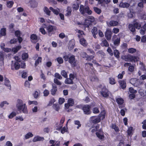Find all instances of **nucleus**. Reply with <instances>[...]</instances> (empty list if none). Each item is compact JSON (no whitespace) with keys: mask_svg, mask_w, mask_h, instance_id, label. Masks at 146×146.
Segmentation results:
<instances>
[{"mask_svg":"<svg viewBox=\"0 0 146 146\" xmlns=\"http://www.w3.org/2000/svg\"><path fill=\"white\" fill-rule=\"evenodd\" d=\"M133 128L132 127H130L128 128L127 130L128 135L130 136L132 135Z\"/></svg>","mask_w":146,"mask_h":146,"instance_id":"nucleus-39","label":"nucleus"},{"mask_svg":"<svg viewBox=\"0 0 146 146\" xmlns=\"http://www.w3.org/2000/svg\"><path fill=\"white\" fill-rule=\"evenodd\" d=\"M28 57V54L26 53H23L22 55V58L23 60H25L27 59Z\"/></svg>","mask_w":146,"mask_h":146,"instance_id":"nucleus-49","label":"nucleus"},{"mask_svg":"<svg viewBox=\"0 0 146 146\" xmlns=\"http://www.w3.org/2000/svg\"><path fill=\"white\" fill-rule=\"evenodd\" d=\"M119 82L121 88L123 89L125 88L126 84L124 80L120 81Z\"/></svg>","mask_w":146,"mask_h":146,"instance_id":"nucleus-19","label":"nucleus"},{"mask_svg":"<svg viewBox=\"0 0 146 146\" xmlns=\"http://www.w3.org/2000/svg\"><path fill=\"white\" fill-rule=\"evenodd\" d=\"M136 51V49L133 48H129L128 49V52L130 53H135Z\"/></svg>","mask_w":146,"mask_h":146,"instance_id":"nucleus-53","label":"nucleus"},{"mask_svg":"<svg viewBox=\"0 0 146 146\" xmlns=\"http://www.w3.org/2000/svg\"><path fill=\"white\" fill-rule=\"evenodd\" d=\"M54 76L56 78H58L60 80H61L62 79V77L58 73H56L54 74Z\"/></svg>","mask_w":146,"mask_h":146,"instance_id":"nucleus-50","label":"nucleus"},{"mask_svg":"<svg viewBox=\"0 0 146 146\" xmlns=\"http://www.w3.org/2000/svg\"><path fill=\"white\" fill-rule=\"evenodd\" d=\"M90 107L88 105H85L82 108L84 113L85 114L88 115L91 113L90 111Z\"/></svg>","mask_w":146,"mask_h":146,"instance_id":"nucleus-3","label":"nucleus"},{"mask_svg":"<svg viewBox=\"0 0 146 146\" xmlns=\"http://www.w3.org/2000/svg\"><path fill=\"white\" fill-rule=\"evenodd\" d=\"M125 73V72L123 71L121 72V74H119L117 76L118 78L119 79H122L123 78V75Z\"/></svg>","mask_w":146,"mask_h":146,"instance_id":"nucleus-60","label":"nucleus"},{"mask_svg":"<svg viewBox=\"0 0 146 146\" xmlns=\"http://www.w3.org/2000/svg\"><path fill=\"white\" fill-rule=\"evenodd\" d=\"M138 60V58L136 56H133L131 55L130 62H135Z\"/></svg>","mask_w":146,"mask_h":146,"instance_id":"nucleus-26","label":"nucleus"},{"mask_svg":"<svg viewBox=\"0 0 146 146\" xmlns=\"http://www.w3.org/2000/svg\"><path fill=\"white\" fill-rule=\"evenodd\" d=\"M68 103L70 105V106H72L74 103V100L71 98H69L68 100Z\"/></svg>","mask_w":146,"mask_h":146,"instance_id":"nucleus-45","label":"nucleus"},{"mask_svg":"<svg viewBox=\"0 0 146 146\" xmlns=\"http://www.w3.org/2000/svg\"><path fill=\"white\" fill-rule=\"evenodd\" d=\"M65 83L66 84H72L73 83V81L69 78L66 79L65 81Z\"/></svg>","mask_w":146,"mask_h":146,"instance_id":"nucleus-31","label":"nucleus"},{"mask_svg":"<svg viewBox=\"0 0 146 146\" xmlns=\"http://www.w3.org/2000/svg\"><path fill=\"white\" fill-rule=\"evenodd\" d=\"M14 65L15 66V69L16 70H18L20 67V65L17 62H16L14 64Z\"/></svg>","mask_w":146,"mask_h":146,"instance_id":"nucleus-44","label":"nucleus"},{"mask_svg":"<svg viewBox=\"0 0 146 146\" xmlns=\"http://www.w3.org/2000/svg\"><path fill=\"white\" fill-rule=\"evenodd\" d=\"M79 7V4L76 3L73 4L72 5V7L73 11L77 10Z\"/></svg>","mask_w":146,"mask_h":146,"instance_id":"nucleus-21","label":"nucleus"},{"mask_svg":"<svg viewBox=\"0 0 146 146\" xmlns=\"http://www.w3.org/2000/svg\"><path fill=\"white\" fill-rule=\"evenodd\" d=\"M130 83L133 85H134L136 82L137 80L136 78H132L129 81Z\"/></svg>","mask_w":146,"mask_h":146,"instance_id":"nucleus-56","label":"nucleus"},{"mask_svg":"<svg viewBox=\"0 0 146 146\" xmlns=\"http://www.w3.org/2000/svg\"><path fill=\"white\" fill-rule=\"evenodd\" d=\"M101 45L102 46H109V44L107 41L105 40H102V42L101 43Z\"/></svg>","mask_w":146,"mask_h":146,"instance_id":"nucleus-34","label":"nucleus"},{"mask_svg":"<svg viewBox=\"0 0 146 146\" xmlns=\"http://www.w3.org/2000/svg\"><path fill=\"white\" fill-rule=\"evenodd\" d=\"M133 24L135 28H136L137 29H139L141 26L140 24L137 22L134 23Z\"/></svg>","mask_w":146,"mask_h":146,"instance_id":"nucleus-54","label":"nucleus"},{"mask_svg":"<svg viewBox=\"0 0 146 146\" xmlns=\"http://www.w3.org/2000/svg\"><path fill=\"white\" fill-rule=\"evenodd\" d=\"M43 94L44 96H47L49 94V92L48 90L46 89L44 91Z\"/></svg>","mask_w":146,"mask_h":146,"instance_id":"nucleus-62","label":"nucleus"},{"mask_svg":"<svg viewBox=\"0 0 146 146\" xmlns=\"http://www.w3.org/2000/svg\"><path fill=\"white\" fill-rule=\"evenodd\" d=\"M109 83L112 85H113L115 84L116 82L115 79L112 78H109Z\"/></svg>","mask_w":146,"mask_h":146,"instance_id":"nucleus-37","label":"nucleus"},{"mask_svg":"<svg viewBox=\"0 0 146 146\" xmlns=\"http://www.w3.org/2000/svg\"><path fill=\"white\" fill-rule=\"evenodd\" d=\"M75 56L73 55L71 56L69 58V62L73 66H76Z\"/></svg>","mask_w":146,"mask_h":146,"instance_id":"nucleus-9","label":"nucleus"},{"mask_svg":"<svg viewBox=\"0 0 146 146\" xmlns=\"http://www.w3.org/2000/svg\"><path fill=\"white\" fill-rule=\"evenodd\" d=\"M129 29L132 32H134L135 31V27L134 26V24H129L128 26Z\"/></svg>","mask_w":146,"mask_h":146,"instance_id":"nucleus-25","label":"nucleus"},{"mask_svg":"<svg viewBox=\"0 0 146 146\" xmlns=\"http://www.w3.org/2000/svg\"><path fill=\"white\" fill-rule=\"evenodd\" d=\"M9 103L6 101H4L0 103V107L1 108H3L5 105H8Z\"/></svg>","mask_w":146,"mask_h":146,"instance_id":"nucleus-28","label":"nucleus"},{"mask_svg":"<svg viewBox=\"0 0 146 146\" xmlns=\"http://www.w3.org/2000/svg\"><path fill=\"white\" fill-rule=\"evenodd\" d=\"M56 27L49 25L46 27V29L48 31V35L50 36L51 35V32H52L54 30H56Z\"/></svg>","mask_w":146,"mask_h":146,"instance_id":"nucleus-4","label":"nucleus"},{"mask_svg":"<svg viewBox=\"0 0 146 146\" xmlns=\"http://www.w3.org/2000/svg\"><path fill=\"white\" fill-rule=\"evenodd\" d=\"M54 83L60 86L62 84L56 78H54Z\"/></svg>","mask_w":146,"mask_h":146,"instance_id":"nucleus-48","label":"nucleus"},{"mask_svg":"<svg viewBox=\"0 0 146 146\" xmlns=\"http://www.w3.org/2000/svg\"><path fill=\"white\" fill-rule=\"evenodd\" d=\"M52 88L51 90V93L53 95H54L57 89L56 86L54 84H52Z\"/></svg>","mask_w":146,"mask_h":146,"instance_id":"nucleus-10","label":"nucleus"},{"mask_svg":"<svg viewBox=\"0 0 146 146\" xmlns=\"http://www.w3.org/2000/svg\"><path fill=\"white\" fill-rule=\"evenodd\" d=\"M67 12L65 14V15L67 16H70L72 12L71 8L70 7H67Z\"/></svg>","mask_w":146,"mask_h":146,"instance_id":"nucleus-24","label":"nucleus"},{"mask_svg":"<svg viewBox=\"0 0 146 146\" xmlns=\"http://www.w3.org/2000/svg\"><path fill=\"white\" fill-rule=\"evenodd\" d=\"M75 45V43L73 40H71L69 42L68 45V48L69 50H71L73 49Z\"/></svg>","mask_w":146,"mask_h":146,"instance_id":"nucleus-20","label":"nucleus"},{"mask_svg":"<svg viewBox=\"0 0 146 146\" xmlns=\"http://www.w3.org/2000/svg\"><path fill=\"white\" fill-rule=\"evenodd\" d=\"M99 128V125H97L96 126H94L92 128L91 131L92 132L96 131Z\"/></svg>","mask_w":146,"mask_h":146,"instance_id":"nucleus-38","label":"nucleus"},{"mask_svg":"<svg viewBox=\"0 0 146 146\" xmlns=\"http://www.w3.org/2000/svg\"><path fill=\"white\" fill-rule=\"evenodd\" d=\"M111 127L115 130L116 131H119V128L115 125L112 124L111 126Z\"/></svg>","mask_w":146,"mask_h":146,"instance_id":"nucleus-47","label":"nucleus"},{"mask_svg":"<svg viewBox=\"0 0 146 146\" xmlns=\"http://www.w3.org/2000/svg\"><path fill=\"white\" fill-rule=\"evenodd\" d=\"M42 60V59L41 57H38L35 61V65L36 66L39 64V63L41 62Z\"/></svg>","mask_w":146,"mask_h":146,"instance_id":"nucleus-35","label":"nucleus"},{"mask_svg":"<svg viewBox=\"0 0 146 146\" xmlns=\"http://www.w3.org/2000/svg\"><path fill=\"white\" fill-rule=\"evenodd\" d=\"M77 32L78 33V36L79 39L83 38L85 36V34L83 31L81 30H78Z\"/></svg>","mask_w":146,"mask_h":146,"instance_id":"nucleus-14","label":"nucleus"},{"mask_svg":"<svg viewBox=\"0 0 146 146\" xmlns=\"http://www.w3.org/2000/svg\"><path fill=\"white\" fill-rule=\"evenodd\" d=\"M92 32L93 35V36L96 38H97L96 35L98 34L97 29L96 27H94L92 30Z\"/></svg>","mask_w":146,"mask_h":146,"instance_id":"nucleus-13","label":"nucleus"},{"mask_svg":"<svg viewBox=\"0 0 146 146\" xmlns=\"http://www.w3.org/2000/svg\"><path fill=\"white\" fill-rule=\"evenodd\" d=\"M31 38L32 42L35 43L37 41V37L35 34H32L31 35Z\"/></svg>","mask_w":146,"mask_h":146,"instance_id":"nucleus-17","label":"nucleus"},{"mask_svg":"<svg viewBox=\"0 0 146 146\" xmlns=\"http://www.w3.org/2000/svg\"><path fill=\"white\" fill-rule=\"evenodd\" d=\"M44 139V137L37 136L34 137L33 139V141L36 142L38 141H43Z\"/></svg>","mask_w":146,"mask_h":146,"instance_id":"nucleus-15","label":"nucleus"},{"mask_svg":"<svg viewBox=\"0 0 146 146\" xmlns=\"http://www.w3.org/2000/svg\"><path fill=\"white\" fill-rule=\"evenodd\" d=\"M96 134L97 137L100 139H102L104 138L103 132L101 129H100L98 131L96 132Z\"/></svg>","mask_w":146,"mask_h":146,"instance_id":"nucleus-7","label":"nucleus"},{"mask_svg":"<svg viewBox=\"0 0 146 146\" xmlns=\"http://www.w3.org/2000/svg\"><path fill=\"white\" fill-rule=\"evenodd\" d=\"M129 91L130 93L132 94H136L137 92L135 90H134L132 87L130 88L129 89Z\"/></svg>","mask_w":146,"mask_h":146,"instance_id":"nucleus-57","label":"nucleus"},{"mask_svg":"<svg viewBox=\"0 0 146 146\" xmlns=\"http://www.w3.org/2000/svg\"><path fill=\"white\" fill-rule=\"evenodd\" d=\"M62 126L63 124H62L61 123L60 124H60H57L56 129L58 130H60L62 127Z\"/></svg>","mask_w":146,"mask_h":146,"instance_id":"nucleus-64","label":"nucleus"},{"mask_svg":"<svg viewBox=\"0 0 146 146\" xmlns=\"http://www.w3.org/2000/svg\"><path fill=\"white\" fill-rule=\"evenodd\" d=\"M21 48V46L20 45L17 46L16 47L12 49V51L15 53H16L18 50L20 49Z\"/></svg>","mask_w":146,"mask_h":146,"instance_id":"nucleus-29","label":"nucleus"},{"mask_svg":"<svg viewBox=\"0 0 146 146\" xmlns=\"http://www.w3.org/2000/svg\"><path fill=\"white\" fill-rule=\"evenodd\" d=\"M94 9L95 12L98 14H100L101 12V10L97 7H94Z\"/></svg>","mask_w":146,"mask_h":146,"instance_id":"nucleus-55","label":"nucleus"},{"mask_svg":"<svg viewBox=\"0 0 146 146\" xmlns=\"http://www.w3.org/2000/svg\"><path fill=\"white\" fill-rule=\"evenodd\" d=\"M52 11L53 13L56 15H58L59 14V9H58V10H56L54 9L52 7H50L49 8Z\"/></svg>","mask_w":146,"mask_h":146,"instance_id":"nucleus-27","label":"nucleus"},{"mask_svg":"<svg viewBox=\"0 0 146 146\" xmlns=\"http://www.w3.org/2000/svg\"><path fill=\"white\" fill-rule=\"evenodd\" d=\"M33 135L31 132H29L27 133L25 136V137L26 139H28L30 137L33 136Z\"/></svg>","mask_w":146,"mask_h":146,"instance_id":"nucleus-32","label":"nucleus"},{"mask_svg":"<svg viewBox=\"0 0 146 146\" xmlns=\"http://www.w3.org/2000/svg\"><path fill=\"white\" fill-rule=\"evenodd\" d=\"M100 118L101 117L102 119L105 118V111H102L100 114Z\"/></svg>","mask_w":146,"mask_h":146,"instance_id":"nucleus-46","label":"nucleus"},{"mask_svg":"<svg viewBox=\"0 0 146 146\" xmlns=\"http://www.w3.org/2000/svg\"><path fill=\"white\" fill-rule=\"evenodd\" d=\"M61 74L65 78H66L68 76L67 73L65 70L62 71L61 72Z\"/></svg>","mask_w":146,"mask_h":146,"instance_id":"nucleus-52","label":"nucleus"},{"mask_svg":"<svg viewBox=\"0 0 146 146\" xmlns=\"http://www.w3.org/2000/svg\"><path fill=\"white\" fill-rule=\"evenodd\" d=\"M6 35V29L2 28L0 31V37L2 36H5Z\"/></svg>","mask_w":146,"mask_h":146,"instance_id":"nucleus-22","label":"nucleus"},{"mask_svg":"<svg viewBox=\"0 0 146 146\" xmlns=\"http://www.w3.org/2000/svg\"><path fill=\"white\" fill-rule=\"evenodd\" d=\"M130 6V5L127 3H120L119 4V7L123 8H127Z\"/></svg>","mask_w":146,"mask_h":146,"instance_id":"nucleus-12","label":"nucleus"},{"mask_svg":"<svg viewBox=\"0 0 146 146\" xmlns=\"http://www.w3.org/2000/svg\"><path fill=\"white\" fill-rule=\"evenodd\" d=\"M4 84L8 88L11 90V86L9 80L7 78H5L4 80Z\"/></svg>","mask_w":146,"mask_h":146,"instance_id":"nucleus-11","label":"nucleus"},{"mask_svg":"<svg viewBox=\"0 0 146 146\" xmlns=\"http://www.w3.org/2000/svg\"><path fill=\"white\" fill-rule=\"evenodd\" d=\"M79 11L84 16H85L86 13L89 15H91L92 13L88 7L87 6L85 7L82 5H80Z\"/></svg>","mask_w":146,"mask_h":146,"instance_id":"nucleus-2","label":"nucleus"},{"mask_svg":"<svg viewBox=\"0 0 146 146\" xmlns=\"http://www.w3.org/2000/svg\"><path fill=\"white\" fill-rule=\"evenodd\" d=\"M119 24L118 22L117 21H111L109 22L110 25L111 26H115Z\"/></svg>","mask_w":146,"mask_h":146,"instance_id":"nucleus-23","label":"nucleus"},{"mask_svg":"<svg viewBox=\"0 0 146 146\" xmlns=\"http://www.w3.org/2000/svg\"><path fill=\"white\" fill-rule=\"evenodd\" d=\"M55 101V100L53 98H52L50 100L49 104H48V106H51L52 104L54 103Z\"/></svg>","mask_w":146,"mask_h":146,"instance_id":"nucleus-59","label":"nucleus"},{"mask_svg":"<svg viewBox=\"0 0 146 146\" xmlns=\"http://www.w3.org/2000/svg\"><path fill=\"white\" fill-rule=\"evenodd\" d=\"M44 11L46 14L48 15H50V11L46 7H45L44 9Z\"/></svg>","mask_w":146,"mask_h":146,"instance_id":"nucleus-51","label":"nucleus"},{"mask_svg":"<svg viewBox=\"0 0 146 146\" xmlns=\"http://www.w3.org/2000/svg\"><path fill=\"white\" fill-rule=\"evenodd\" d=\"M74 123L75 125H78L77 128L78 129L81 126V124L80 121L78 120H75L74 121Z\"/></svg>","mask_w":146,"mask_h":146,"instance_id":"nucleus-40","label":"nucleus"},{"mask_svg":"<svg viewBox=\"0 0 146 146\" xmlns=\"http://www.w3.org/2000/svg\"><path fill=\"white\" fill-rule=\"evenodd\" d=\"M116 102L118 104L121 105L123 103V100L122 98H119L117 99Z\"/></svg>","mask_w":146,"mask_h":146,"instance_id":"nucleus-36","label":"nucleus"},{"mask_svg":"<svg viewBox=\"0 0 146 146\" xmlns=\"http://www.w3.org/2000/svg\"><path fill=\"white\" fill-rule=\"evenodd\" d=\"M56 60L59 64H61L63 63V60L62 58L59 57L56 59Z\"/></svg>","mask_w":146,"mask_h":146,"instance_id":"nucleus-58","label":"nucleus"},{"mask_svg":"<svg viewBox=\"0 0 146 146\" xmlns=\"http://www.w3.org/2000/svg\"><path fill=\"white\" fill-rule=\"evenodd\" d=\"M112 34V33L110 30H107L105 34V36L107 40H109L111 39Z\"/></svg>","mask_w":146,"mask_h":146,"instance_id":"nucleus-8","label":"nucleus"},{"mask_svg":"<svg viewBox=\"0 0 146 146\" xmlns=\"http://www.w3.org/2000/svg\"><path fill=\"white\" fill-rule=\"evenodd\" d=\"M31 7L33 8L36 7L37 6V3L34 1H32L31 3Z\"/></svg>","mask_w":146,"mask_h":146,"instance_id":"nucleus-63","label":"nucleus"},{"mask_svg":"<svg viewBox=\"0 0 146 146\" xmlns=\"http://www.w3.org/2000/svg\"><path fill=\"white\" fill-rule=\"evenodd\" d=\"M16 115V113L15 111L11 112L8 116V117L9 119H11Z\"/></svg>","mask_w":146,"mask_h":146,"instance_id":"nucleus-43","label":"nucleus"},{"mask_svg":"<svg viewBox=\"0 0 146 146\" xmlns=\"http://www.w3.org/2000/svg\"><path fill=\"white\" fill-rule=\"evenodd\" d=\"M101 94L104 97H107L108 96V91L106 88H103L101 92Z\"/></svg>","mask_w":146,"mask_h":146,"instance_id":"nucleus-6","label":"nucleus"},{"mask_svg":"<svg viewBox=\"0 0 146 146\" xmlns=\"http://www.w3.org/2000/svg\"><path fill=\"white\" fill-rule=\"evenodd\" d=\"M114 56L117 58H119V52L117 50L114 51Z\"/></svg>","mask_w":146,"mask_h":146,"instance_id":"nucleus-41","label":"nucleus"},{"mask_svg":"<svg viewBox=\"0 0 146 146\" xmlns=\"http://www.w3.org/2000/svg\"><path fill=\"white\" fill-rule=\"evenodd\" d=\"M53 109L57 111H58L60 109V107L58 104H54L53 106Z\"/></svg>","mask_w":146,"mask_h":146,"instance_id":"nucleus-33","label":"nucleus"},{"mask_svg":"<svg viewBox=\"0 0 146 146\" xmlns=\"http://www.w3.org/2000/svg\"><path fill=\"white\" fill-rule=\"evenodd\" d=\"M88 20H89L90 22L91 23H95V19L92 16H89L87 18Z\"/></svg>","mask_w":146,"mask_h":146,"instance_id":"nucleus-30","label":"nucleus"},{"mask_svg":"<svg viewBox=\"0 0 146 146\" xmlns=\"http://www.w3.org/2000/svg\"><path fill=\"white\" fill-rule=\"evenodd\" d=\"M79 40L80 44L83 46H86L87 45V43L84 38H80Z\"/></svg>","mask_w":146,"mask_h":146,"instance_id":"nucleus-16","label":"nucleus"},{"mask_svg":"<svg viewBox=\"0 0 146 146\" xmlns=\"http://www.w3.org/2000/svg\"><path fill=\"white\" fill-rule=\"evenodd\" d=\"M16 108L18 111L20 112L27 114L28 113L27 107L26 104L24 103L23 101L20 99L17 100Z\"/></svg>","mask_w":146,"mask_h":146,"instance_id":"nucleus-1","label":"nucleus"},{"mask_svg":"<svg viewBox=\"0 0 146 146\" xmlns=\"http://www.w3.org/2000/svg\"><path fill=\"white\" fill-rule=\"evenodd\" d=\"M90 119L91 121L94 123H97L99 122L101 120L99 116L91 117Z\"/></svg>","mask_w":146,"mask_h":146,"instance_id":"nucleus-5","label":"nucleus"},{"mask_svg":"<svg viewBox=\"0 0 146 146\" xmlns=\"http://www.w3.org/2000/svg\"><path fill=\"white\" fill-rule=\"evenodd\" d=\"M83 24L85 27H89L92 24L89 20H88L87 19H85V22L83 23Z\"/></svg>","mask_w":146,"mask_h":146,"instance_id":"nucleus-18","label":"nucleus"},{"mask_svg":"<svg viewBox=\"0 0 146 146\" xmlns=\"http://www.w3.org/2000/svg\"><path fill=\"white\" fill-rule=\"evenodd\" d=\"M130 56L131 55L128 56H124V60L125 61H130Z\"/></svg>","mask_w":146,"mask_h":146,"instance_id":"nucleus-61","label":"nucleus"},{"mask_svg":"<svg viewBox=\"0 0 146 146\" xmlns=\"http://www.w3.org/2000/svg\"><path fill=\"white\" fill-rule=\"evenodd\" d=\"M14 2L12 1H9L7 2V6L8 7L11 8L13 6Z\"/></svg>","mask_w":146,"mask_h":146,"instance_id":"nucleus-42","label":"nucleus"}]
</instances>
